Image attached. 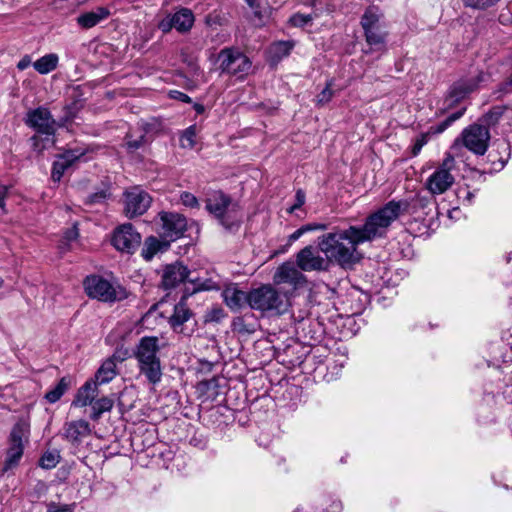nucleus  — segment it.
Listing matches in <instances>:
<instances>
[{"label":"nucleus","mask_w":512,"mask_h":512,"mask_svg":"<svg viewBox=\"0 0 512 512\" xmlns=\"http://www.w3.org/2000/svg\"><path fill=\"white\" fill-rule=\"evenodd\" d=\"M83 153L78 151H67L60 155L58 159L53 163L52 179L55 182L60 181L65 170L69 168L76 160H78Z\"/></svg>","instance_id":"obj_23"},{"label":"nucleus","mask_w":512,"mask_h":512,"mask_svg":"<svg viewBox=\"0 0 512 512\" xmlns=\"http://www.w3.org/2000/svg\"><path fill=\"white\" fill-rule=\"evenodd\" d=\"M84 288L90 298L102 302H116L128 297V292L121 286H114L108 280L98 275L88 276L84 281Z\"/></svg>","instance_id":"obj_3"},{"label":"nucleus","mask_w":512,"mask_h":512,"mask_svg":"<svg viewBox=\"0 0 512 512\" xmlns=\"http://www.w3.org/2000/svg\"><path fill=\"white\" fill-rule=\"evenodd\" d=\"M171 97L185 103L191 102V98L187 94L180 91H171Z\"/></svg>","instance_id":"obj_48"},{"label":"nucleus","mask_w":512,"mask_h":512,"mask_svg":"<svg viewBox=\"0 0 512 512\" xmlns=\"http://www.w3.org/2000/svg\"><path fill=\"white\" fill-rule=\"evenodd\" d=\"M485 79L486 75L483 72H479L476 75L455 82L445 99L446 107L451 108L456 103L465 99L470 93L478 89L480 83L484 82Z\"/></svg>","instance_id":"obj_10"},{"label":"nucleus","mask_w":512,"mask_h":512,"mask_svg":"<svg viewBox=\"0 0 512 512\" xmlns=\"http://www.w3.org/2000/svg\"><path fill=\"white\" fill-rule=\"evenodd\" d=\"M332 507H333V510L335 512H338L341 509V504L340 503H333Z\"/></svg>","instance_id":"obj_55"},{"label":"nucleus","mask_w":512,"mask_h":512,"mask_svg":"<svg viewBox=\"0 0 512 512\" xmlns=\"http://www.w3.org/2000/svg\"><path fill=\"white\" fill-rule=\"evenodd\" d=\"M7 194H8V187L1 185L0 186V214H2V215L7 213L6 204H5V199L7 197Z\"/></svg>","instance_id":"obj_45"},{"label":"nucleus","mask_w":512,"mask_h":512,"mask_svg":"<svg viewBox=\"0 0 512 512\" xmlns=\"http://www.w3.org/2000/svg\"><path fill=\"white\" fill-rule=\"evenodd\" d=\"M206 209L227 229H232L238 223L235 205H232L230 198L222 192H213L207 198Z\"/></svg>","instance_id":"obj_5"},{"label":"nucleus","mask_w":512,"mask_h":512,"mask_svg":"<svg viewBox=\"0 0 512 512\" xmlns=\"http://www.w3.org/2000/svg\"><path fill=\"white\" fill-rule=\"evenodd\" d=\"M455 169V159L448 153L443 159L441 165L428 177L426 188L433 195H439L446 192L454 183V177L451 171Z\"/></svg>","instance_id":"obj_8"},{"label":"nucleus","mask_w":512,"mask_h":512,"mask_svg":"<svg viewBox=\"0 0 512 512\" xmlns=\"http://www.w3.org/2000/svg\"><path fill=\"white\" fill-rule=\"evenodd\" d=\"M141 243V235L135 230L132 224L120 225L114 230L112 237L113 246L126 253H133Z\"/></svg>","instance_id":"obj_12"},{"label":"nucleus","mask_w":512,"mask_h":512,"mask_svg":"<svg viewBox=\"0 0 512 512\" xmlns=\"http://www.w3.org/2000/svg\"><path fill=\"white\" fill-rule=\"evenodd\" d=\"M110 15L109 9L97 7L93 11L85 12L77 17V23L85 29L96 26L101 21L107 19Z\"/></svg>","instance_id":"obj_24"},{"label":"nucleus","mask_w":512,"mask_h":512,"mask_svg":"<svg viewBox=\"0 0 512 512\" xmlns=\"http://www.w3.org/2000/svg\"><path fill=\"white\" fill-rule=\"evenodd\" d=\"M302 235H304V229H302V227H300L299 229H297L296 231H294V232L289 236V240H290V241H296V240H298Z\"/></svg>","instance_id":"obj_52"},{"label":"nucleus","mask_w":512,"mask_h":512,"mask_svg":"<svg viewBox=\"0 0 512 512\" xmlns=\"http://www.w3.org/2000/svg\"><path fill=\"white\" fill-rule=\"evenodd\" d=\"M60 461V453L58 450L46 451L40 459V466L44 469H52Z\"/></svg>","instance_id":"obj_36"},{"label":"nucleus","mask_w":512,"mask_h":512,"mask_svg":"<svg viewBox=\"0 0 512 512\" xmlns=\"http://www.w3.org/2000/svg\"><path fill=\"white\" fill-rule=\"evenodd\" d=\"M180 200L182 204L187 207L193 208L199 205L197 198L189 192H183L180 196Z\"/></svg>","instance_id":"obj_43"},{"label":"nucleus","mask_w":512,"mask_h":512,"mask_svg":"<svg viewBox=\"0 0 512 512\" xmlns=\"http://www.w3.org/2000/svg\"><path fill=\"white\" fill-rule=\"evenodd\" d=\"M378 22L379 16L373 8L366 10L361 19V25L364 30L379 27Z\"/></svg>","instance_id":"obj_37"},{"label":"nucleus","mask_w":512,"mask_h":512,"mask_svg":"<svg viewBox=\"0 0 512 512\" xmlns=\"http://www.w3.org/2000/svg\"><path fill=\"white\" fill-rule=\"evenodd\" d=\"M92 432L90 424L83 419L67 421L62 428V437L72 445H79Z\"/></svg>","instance_id":"obj_16"},{"label":"nucleus","mask_w":512,"mask_h":512,"mask_svg":"<svg viewBox=\"0 0 512 512\" xmlns=\"http://www.w3.org/2000/svg\"><path fill=\"white\" fill-rule=\"evenodd\" d=\"M499 0H463L464 4L474 9H485L497 3Z\"/></svg>","instance_id":"obj_42"},{"label":"nucleus","mask_w":512,"mask_h":512,"mask_svg":"<svg viewBox=\"0 0 512 512\" xmlns=\"http://www.w3.org/2000/svg\"><path fill=\"white\" fill-rule=\"evenodd\" d=\"M408 208L405 201H389L382 208L369 215L362 226H349L323 234L318 238V248L329 261L342 267L357 263L361 256L358 245L382 238L391 224Z\"/></svg>","instance_id":"obj_1"},{"label":"nucleus","mask_w":512,"mask_h":512,"mask_svg":"<svg viewBox=\"0 0 512 512\" xmlns=\"http://www.w3.org/2000/svg\"><path fill=\"white\" fill-rule=\"evenodd\" d=\"M113 405L114 401L109 397H102L94 401L90 417L93 420H98L104 412H109L113 408Z\"/></svg>","instance_id":"obj_31"},{"label":"nucleus","mask_w":512,"mask_h":512,"mask_svg":"<svg viewBox=\"0 0 512 512\" xmlns=\"http://www.w3.org/2000/svg\"><path fill=\"white\" fill-rule=\"evenodd\" d=\"M189 275L188 268L180 262L167 265L162 275V287L165 290L173 289L185 280H189Z\"/></svg>","instance_id":"obj_18"},{"label":"nucleus","mask_w":512,"mask_h":512,"mask_svg":"<svg viewBox=\"0 0 512 512\" xmlns=\"http://www.w3.org/2000/svg\"><path fill=\"white\" fill-rule=\"evenodd\" d=\"M152 202L151 196L139 186L127 189L124 193V212L129 218L143 215Z\"/></svg>","instance_id":"obj_9"},{"label":"nucleus","mask_w":512,"mask_h":512,"mask_svg":"<svg viewBox=\"0 0 512 512\" xmlns=\"http://www.w3.org/2000/svg\"><path fill=\"white\" fill-rule=\"evenodd\" d=\"M159 340L155 336L142 337L134 350L137 366L149 383L157 384L162 378L159 352Z\"/></svg>","instance_id":"obj_2"},{"label":"nucleus","mask_w":512,"mask_h":512,"mask_svg":"<svg viewBox=\"0 0 512 512\" xmlns=\"http://www.w3.org/2000/svg\"><path fill=\"white\" fill-rule=\"evenodd\" d=\"M98 395V385L93 380L87 381L82 387L79 388L72 406L86 407L93 405L96 396Z\"/></svg>","instance_id":"obj_22"},{"label":"nucleus","mask_w":512,"mask_h":512,"mask_svg":"<svg viewBox=\"0 0 512 512\" xmlns=\"http://www.w3.org/2000/svg\"><path fill=\"white\" fill-rule=\"evenodd\" d=\"M327 226L325 224H307L302 226V229H304V234L309 231L314 230H325Z\"/></svg>","instance_id":"obj_49"},{"label":"nucleus","mask_w":512,"mask_h":512,"mask_svg":"<svg viewBox=\"0 0 512 512\" xmlns=\"http://www.w3.org/2000/svg\"><path fill=\"white\" fill-rule=\"evenodd\" d=\"M247 4L254 10V14L259 18L267 16L269 13V7H263V0H245Z\"/></svg>","instance_id":"obj_39"},{"label":"nucleus","mask_w":512,"mask_h":512,"mask_svg":"<svg viewBox=\"0 0 512 512\" xmlns=\"http://www.w3.org/2000/svg\"><path fill=\"white\" fill-rule=\"evenodd\" d=\"M189 293L185 292L180 302L174 306L173 314L169 317V324L175 332L183 331V324L190 320L193 313L186 304Z\"/></svg>","instance_id":"obj_21"},{"label":"nucleus","mask_w":512,"mask_h":512,"mask_svg":"<svg viewBox=\"0 0 512 512\" xmlns=\"http://www.w3.org/2000/svg\"><path fill=\"white\" fill-rule=\"evenodd\" d=\"M197 129L192 125L188 127L180 137V145L185 149H192L196 144Z\"/></svg>","instance_id":"obj_35"},{"label":"nucleus","mask_w":512,"mask_h":512,"mask_svg":"<svg viewBox=\"0 0 512 512\" xmlns=\"http://www.w3.org/2000/svg\"><path fill=\"white\" fill-rule=\"evenodd\" d=\"M77 237H78V230H77L76 225H74L72 228H70L69 230H67L65 232L64 240L66 243H70L71 241L76 240Z\"/></svg>","instance_id":"obj_46"},{"label":"nucleus","mask_w":512,"mask_h":512,"mask_svg":"<svg viewBox=\"0 0 512 512\" xmlns=\"http://www.w3.org/2000/svg\"><path fill=\"white\" fill-rule=\"evenodd\" d=\"M59 57L57 54L50 53L42 56L33 63L34 69L40 74H48L55 70L58 65Z\"/></svg>","instance_id":"obj_28"},{"label":"nucleus","mask_w":512,"mask_h":512,"mask_svg":"<svg viewBox=\"0 0 512 512\" xmlns=\"http://www.w3.org/2000/svg\"><path fill=\"white\" fill-rule=\"evenodd\" d=\"M465 108H461L459 111L449 115L443 122L437 126H432L426 133L420 134L412 147V155L417 156L422 147L428 142L430 135L440 134L444 132L453 122L458 120L464 114Z\"/></svg>","instance_id":"obj_17"},{"label":"nucleus","mask_w":512,"mask_h":512,"mask_svg":"<svg viewBox=\"0 0 512 512\" xmlns=\"http://www.w3.org/2000/svg\"><path fill=\"white\" fill-rule=\"evenodd\" d=\"M222 72L243 79L251 70L249 58L237 49L225 48L218 54Z\"/></svg>","instance_id":"obj_6"},{"label":"nucleus","mask_w":512,"mask_h":512,"mask_svg":"<svg viewBox=\"0 0 512 512\" xmlns=\"http://www.w3.org/2000/svg\"><path fill=\"white\" fill-rule=\"evenodd\" d=\"M506 110L507 108L502 105L492 107L481 119V121L483 122V126L490 127L496 125L500 121Z\"/></svg>","instance_id":"obj_32"},{"label":"nucleus","mask_w":512,"mask_h":512,"mask_svg":"<svg viewBox=\"0 0 512 512\" xmlns=\"http://www.w3.org/2000/svg\"><path fill=\"white\" fill-rule=\"evenodd\" d=\"M313 19L312 15L310 14H301L296 13L293 16L290 17L289 22L296 27H303L309 22H311Z\"/></svg>","instance_id":"obj_41"},{"label":"nucleus","mask_w":512,"mask_h":512,"mask_svg":"<svg viewBox=\"0 0 512 512\" xmlns=\"http://www.w3.org/2000/svg\"><path fill=\"white\" fill-rule=\"evenodd\" d=\"M225 304L233 311L249 306V292L240 290L237 285H228L222 292Z\"/></svg>","instance_id":"obj_20"},{"label":"nucleus","mask_w":512,"mask_h":512,"mask_svg":"<svg viewBox=\"0 0 512 512\" xmlns=\"http://www.w3.org/2000/svg\"><path fill=\"white\" fill-rule=\"evenodd\" d=\"M108 197L106 191H101L99 193H95L89 197L90 203H100Z\"/></svg>","instance_id":"obj_47"},{"label":"nucleus","mask_w":512,"mask_h":512,"mask_svg":"<svg viewBox=\"0 0 512 512\" xmlns=\"http://www.w3.org/2000/svg\"><path fill=\"white\" fill-rule=\"evenodd\" d=\"M366 41L370 46L376 49H381L385 43V33L381 31L380 27L364 30Z\"/></svg>","instance_id":"obj_33"},{"label":"nucleus","mask_w":512,"mask_h":512,"mask_svg":"<svg viewBox=\"0 0 512 512\" xmlns=\"http://www.w3.org/2000/svg\"><path fill=\"white\" fill-rule=\"evenodd\" d=\"M170 241L163 238L162 240L156 237H148L144 242L142 249V256L145 260L150 261L157 253L168 250Z\"/></svg>","instance_id":"obj_26"},{"label":"nucleus","mask_w":512,"mask_h":512,"mask_svg":"<svg viewBox=\"0 0 512 512\" xmlns=\"http://www.w3.org/2000/svg\"><path fill=\"white\" fill-rule=\"evenodd\" d=\"M31 141H32L35 149L41 150V149L45 148V145H43L42 147H39L40 139L38 136L35 135V136L31 137Z\"/></svg>","instance_id":"obj_53"},{"label":"nucleus","mask_w":512,"mask_h":512,"mask_svg":"<svg viewBox=\"0 0 512 512\" xmlns=\"http://www.w3.org/2000/svg\"><path fill=\"white\" fill-rule=\"evenodd\" d=\"M275 284H289L294 288L302 286L305 282V276L292 264H282L274 274Z\"/></svg>","instance_id":"obj_19"},{"label":"nucleus","mask_w":512,"mask_h":512,"mask_svg":"<svg viewBox=\"0 0 512 512\" xmlns=\"http://www.w3.org/2000/svg\"><path fill=\"white\" fill-rule=\"evenodd\" d=\"M332 81H329L326 87L317 95L316 101L319 105L327 104L333 97V91L331 89Z\"/></svg>","instance_id":"obj_40"},{"label":"nucleus","mask_w":512,"mask_h":512,"mask_svg":"<svg viewBox=\"0 0 512 512\" xmlns=\"http://www.w3.org/2000/svg\"><path fill=\"white\" fill-rule=\"evenodd\" d=\"M69 385H70V380L68 378H66V377L61 378L60 381L57 383V385L45 394V399L49 403L57 402L64 395V393L68 390Z\"/></svg>","instance_id":"obj_30"},{"label":"nucleus","mask_w":512,"mask_h":512,"mask_svg":"<svg viewBox=\"0 0 512 512\" xmlns=\"http://www.w3.org/2000/svg\"><path fill=\"white\" fill-rule=\"evenodd\" d=\"M161 236L170 242L183 236L187 229V220L184 216L174 212H161Z\"/></svg>","instance_id":"obj_14"},{"label":"nucleus","mask_w":512,"mask_h":512,"mask_svg":"<svg viewBox=\"0 0 512 512\" xmlns=\"http://www.w3.org/2000/svg\"><path fill=\"white\" fill-rule=\"evenodd\" d=\"M329 260L321 256L320 251L313 246H306L296 256V264L302 271L325 270Z\"/></svg>","instance_id":"obj_15"},{"label":"nucleus","mask_w":512,"mask_h":512,"mask_svg":"<svg viewBox=\"0 0 512 512\" xmlns=\"http://www.w3.org/2000/svg\"><path fill=\"white\" fill-rule=\"evenodd\" d=\"M160 28L162 29V31L166 32V31H169L171 27H169V21L167 23L165 22H162L160 24Z\"/></svg>","instance_id":"obj_54"},{"label":"nucleus","mask_w":512,"mask_h":512,"mask_svg":"<svg viewBox=\"0 0 512 512\" xmlns=\"http://www.w3.org/2000/svg\"><path fill=\"white\" fill-rule=\"evenodd\" d=\"M194 23V15L191 10L182 8L169 20V27H174L181 33L188 32Z\"/></svg>","instance_id":"obj_25"},{"label":"nucleus","mask_w":512,"mask_h":512,"mask_svg":"<svg viewBox=\"0 0 512 512\" xmlns=\"http://www.w3.org/2000/svg\"><path fill=\"white\" fill-rule=\"evenodd\" d=\"M29 436V424L25 420L18 421L10 433V446L3 471H8L18 465L24 451V443Z\"/></svg>","instance_id":"obj_7"},{"label":"nucleus","mask_w":512,"mask_h":512,"mask_svg":"<svg viewBox=\"0 0 512 512\" xmlns=\"http://www.w3.org/2000/svg\"><path fill=\"white\" fill-rule=\"evenodd\" d=\"M189 282L193 284V290L191 294L199 292V291H212L219 290L221 287V283L219 278L215 279L214 277L208 278H191Z\"/></svg>","instance_id":"obj_29"},{"label":"nucleus","mask_w":512,"mask_h":512,"mask_svg":"<svg viewBox=\"0 0 512 512\" xmlns=\"http://www.w3.org/2000/svg\"><path fill=\"white\" fill-rule=\"evenodd\" d=\"M31 65V58L29 56H24L17 64V68L19 70H25Z\"/></svg>","instance_id":"obj_50"},{"label":"nucleus","mask_w":512,"mask_h":512,"mask_svg":"<svg viewBox=\"0 0 512 512\" xmlns=\"http://www.w3.org/2000/svg\"><path fill=\"white\" fill-rule=\"evenodd\" d=\"M293 48V43L290 41H279L275 42L271 45L270 52L273 57L277 59H281L282 57L287 56L291 49Z\"/></svg>","instance_id":"obj_34"},{"label":"nucleus","mask_w":512,"mask_h":512,"mask_svg":"<svg viewBox=\"0 0 512 512\" xmlns=\"http://www.w3.org/2000/svg\"><path fill=\"white\" fill-rule=\"evenodd\" d=\"M249 307L261 312L283 313L286 309L284 298L271 286L262 285L249 292Z\"/></svg>","instance_id":"obj_4"},{"label":"nucleus","mask_w":512,"mask_h":512,"mask_svg":"<svg viewBox=\"0 0 512 512\" xmlns=\"http://www.w3.org/2000/svg\"><path fill=\"white\" fill-rule=\"evenodd\" d=\"M47 512H74V504L58 505L55 503H51L48 506Z\"/></svg>","instance_id":"obj_44"},{"label":"nucleus","mask_w":512,"mask_h":512,"mask_svg":"<svg viewBox=\"0 0 512 512\" xmlns=\"http://www.w3.org/2000/svg\"><path fill=\"white\" fill-rule=\"evenodd\" d=\"M490 139L487 127L479 124L471 125L462 133L464 146L475 154H485Z\"/></svg>","instance_id":"obj_11"},{"label":"nucleus","mask_w":512,"mask_h":512,"mask_svg":"<svg viewBox=\"0 0 512 512\" xmlns=\"http://www.w3.org/2000/svg\"><path fill=\"white\" fill-rule=\"evenodd\" d=\"M296 199H297V203L292 207V210L299 208L300 206H302L304 204L305 195L301 190L297 191Z\"/></svg>","instance_id":"obj_51"},{"label":"nucleus","mask_w":512,"mask_h":512,"mask_svg":"<svg viewBox=\"0 0 512 512\" xmlns=\"http://www.w3.org/2000/svg\"><path fill=\"white\" fill-rule=\"evenodd\" d=\"M3 281L0 279V287L2 286Z\"/></svg>","instance_id":"obj_56"},{"label":"nucleus","mask_w":512,"mask_h":512,"mask_svg":"<svg viewBox=\"0 0 512 512\" xmlns=\"http://www.w3.org/2000/svg\"><path fill=\"white\" fill-rule=\"evenodd\" d=\"M148 142V139L146 138V135L144 132H140V134L134 138L132 134L127 136L126 145L128 149L133 152L140 147H142L144 144Z\"/></svg>","instance_id":"obj_38"},{"label":"nucleus","mask_w":512,"mask_h":512,"mask_svg":"<svg viewBox=\"0 0 512 512\" xmlns=\"http://www.w3.org/2000/svg\"><path fill=\"white\" fill-rule=\"evenodd\" d=\"M116 375V357L112 356L102 363L93 381L97 383V385L106 384L114 379Z\"/></svg>","instance_id":"obj_27"},{"label":"nucleus","mask_w":512,"mask_h":512,"mask_svg":"<svg viewBox=\"0 0 512 512\" xmlns=\"http://www.w3.org/2000/svg\"><path fill=\"white\" fill-rule=\"evenodd\" d=\"M26 124L36 130L39 134L47 137L54 135L56 131V121L50 111L45 107H38L27 113ZM49 141V138H46Z\"/></svg>","instance_id":"obj_13"}]
</instances>
